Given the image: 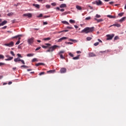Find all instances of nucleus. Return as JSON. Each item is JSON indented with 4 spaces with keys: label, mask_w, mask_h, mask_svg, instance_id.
<instances>
[{
    "label": "nucleus",
    "mask_w": 126,
    "mask_h": 126,
    "mask_svg": "<svg viewBox=\"0 0 126 126\" xmlns=\"http://www.w3.org/2000/svg\"><path fill=\"white\" fill-rule=\"evenodd\" d=\"M94 31V27H86L81 31V33L88 34V33H92Z\"/></svg>",
    "instance_id": "f257e3e1"
},
{
    "label": "nucleus",
    "mask_w": 126,
    "mask_h": 126,
    "mask_svg": "<svg viewBox=\"0 0 126 126\" xmlns=\"http://www.w3.org/2000/svg\"><path fill=\"white\" fill-rule=\"evenodd\" d=\"M57 48H60V46L58 45H53L49 47V49L46 51V53H51L52 52H54V51H55Z\"/></svg>",
    "instance_id": "f03ea898"
},
{
    "label": "nucleus",
    "mask_w": 126,
    "mask_h": 126,
    "mask_svg": "<svg viewBox=\"0 0 126 126\" xmlns=\"http://www.w3.org/2000/svg\"><path fill=\"white\" fill-rule=\"evenodd\" d=\"M28 43L29 45H32L34 43V37H32L28 39Z\"/></svg>",
    "instance_id": "7ed1b4c3"
},
{
    "label": "nucleus",
    "mask_w": 126,
    "mask_h": 126,
    "mask_svg": "<svg viewBox=\"0 0 126 126\" xmlns=\"http://www.w3.org/2000/svg\"><path fill=\"white\" fill-rule=\"evenodd\" d=\"M4 46H6V47H13L14 46V42L13 41H11L9 43H5L4 44Z\"/></svg>",
    "instance_id": "20e7f679"
},
{
    "label": "nucleus",
    "mask_w": 126,
    "mask_h": 126,
    "mask_svg": "<svg viewBox=\"0 0 126 126\" xmlns=\"http://www.w3.org/2000/svg\"><path fill=\"white\" fill-rule=\"evenodd\" d=\"M115 35L114 34H112V35L107 34L106 35L107 40H112L113 38H114V36Z\"/></svg>",
    "instance_id": "39448f33"
},
{
    "label": "nucleus",
    "mask_w": 126,
    "mask_h": 126,
    "mask_svg": "<svg viewBox=\"0 0 126 126\" xmlns=\"http://www.w3.org/2000/svg\"><path fill=\"white\" fill-rule=\"evenodd\" d=\"M6 58H8L7 59H5V61H11L12 60H13V57H10V56L8 55H5Z\"/></svg>",
    "instance_id": "423d86ee"
},
{
    "label": "nucleus",
    "mask_w": 126,
    "mask_h": 126,
    "mask_svg": "<svg viewBox=\"0 0 126 126\" xmlns=\"http://www.w3.org/2000/svg\"><path fill=\"white\" fill-rule=\"evenodd\" d=\"M23 16L28 17L29 18H30L32 17V14H31L30 13L24 14Z\"/></svg>",
    "instance_id": "0eeeda50"
},
{
    "label": "nucleus",
    "mask_w": 126,
    "mask_h": 126,
    "mask_svg": "<svg viewBox=\"0 0 126 126\" xmlns=\"http://www.w3.org/2000/svg\"><path fill=\"white\" fill-rule=\"evenodd\" d=\"M61 73H65L66 72V68H62L60 70Z\"/></svg>",
    "instance_id": "6e6552de"
},
{
    "label": "nucleus",
    "mask_w": 126,
    "mask_h": 126,
    "mask_svg": "<svg viewBox=\"0 0 126 126\" xmlns=\"http://www.w3.org/2000/svg\"><path fill=\"white\" fill-rule=\"evenodd\" d=\"M96 5H102V1L100 0H96Z\"/></svg>",
    "instance_id": "1a4fd4ad"
},
{
    "label": "nucleus",
    "mask_w": 126,
    "mask_h": 126,
    "mask_svg": "<svg viewBox=\"0 0 126 126\" xmlns=\"http://www.w3.org/2000/svg\"><path fill=\"white\" fill-rule=\"evenodd\" d=\"M89 57L90 58H92L93 57H96V55H95V54L93 53V52H90L89 54Z\"/></svg>",
    "instance_id": "9d476101"
},
{
    "label": "nucleus",
    "mask_w": 126,
    "mask_h": 126,
    "mask_svg": "<svg viewBox=\"0 0 126 126\" xmlns=\"http://www.w3.org/2000/svg\"><path fill=\"white\" fill-rule=\"evenodd\" d=\"M66 39H67V37H62V38H60L58 40V42H62L63 40H65Z\"/></svg>",
    "instance_id": "9b49d317"
},
{
    "label": "nucleus",
    "mask_w": 126,
    "mask_h": 126,
    "mask_svg": "<svg viewBox=\"0 0 126 126\" xmlns=\"http://www.w3.org/2000/svg\"><path fill=\"white\" fill-rule=\"evenodd\" d=\"M60 8H63V7H66V4L64 3H62L60 6Z\"/></svg>",
    "instance_id": "f8f14e48"
},
{
    "label": "nucleus",
    "mask_w": 126,
    "mask_h": 126,
    "mask_svg": "<svg viewBox=\"0 0 126 126\" xmlns=\"http://www.w3.org/2000/svg\"><path fill=\"white\" fill-rule=\"evenodd\" d=\"M112 26H116V27H121V25L120 24H115L110 26V27H112Z\"/></svg>",
    "instance_id": "ddd939ff"
},
{
    "label": "nucleus",
    "mask_w": 126,
    "mask_h": 126,
    "mask_svg": "<svg viewBox=\"0 0 126 126\" xmlns=\"http://www.w3.org/2000/svg\"><path fill=\"white\" fill-rule=\"evenodd\" d=\"M32 5L33 6H35V7H36V8H40V5L38 4L33 3Z\"/></svg>",
    "instance_id": "4468645a"
},
{
    "label": "nucleus",
    "mask_w": 126,
    "mask_h": 126,
    "mask_svg": "<svg viewBox=\"0 0 126 126\" xmlns=\"http://www.w3.org/2000/svg\"><path fill=\"white\" fill-rule=\"evenodd\" d=\"M76 8H77V9H78V10H82V8L81 7V6H80L79 5H76Z\"/></svg>",
    "instance_id": "2eb2a0df"
},
{
    "label": "nucleus",
    "mask_w": 126,
    "mask_h": 126,
    "mask_svg": "<svg viewBox=\"0 0 126 126\" xmlns=\"http://www.w3.org/2000/svg\"><path fill=\"white\" fill-rule=\"evenodd\" d=\"M19 37H22V34H19V35H16L15 36H13V37H12V39H15V38H18Z\"/></svg>",
    "instance_id": "dca6fc26"
},
{
    "label": "nucleus",
    "mask_w": 126,
    "mask_h": 126,
    "mask_svg": "<svg viewBox=\"0 0 126 126\" xmlns=\"http://www.w3.org/2000/svg\"><path fill=\"white\" fill-rule=\"evenodd\" d=\"M21 59L19 58L14 59V61L15 63H17L18 62H20Z\"/></svg>",
    "instance_id": "f3484780"
},
{
    "label": "nucleus",
    "mask_w": 126,
    "mask_h": 126,
    "mask_svg": "<svg viewBox=\"0 0 126 126\" xmlns=\"http://www.w3.org/2000/svg\"><path fill=\"white\" fill-rule=\"evenodd\" d=\"M36 66H39L40 65H45L44 63H37L35 64Z\"/></svg>",
    "instance_id": "a211bd4d"
},
{
    "label": "nucleus",
    "mask_w": 126,
    "mask_h": 126,
    "mask_svg": "<svg viewBox=\"0 0 126 126\" xmlns=\"http://www.w3.org/2000/svg\"><path fill=\"white\" fill-rule=\"evenodd\" d=\"M94 20H96L97 22H102L103 21V19H97V18H94Z\"/></svg>",
    "instance_id": "6ab92c4d"
},
{
    "label": "nucleus",
    "mask_w": 126,
    "mask_h": 126,
    "mask_svg": "<svg viewBox=\"0 0 126 126\" xmlns=\"http://www.w3.org/2000/svg\"><path fill=\"white\" fill-rule=\"evenodd\" d=\"M62 23H63V24H66L67 25H69V23L66 21H63L62 22Z\"/></svg>",
    "instance_id": "aec40b11"
},
{
    "label": "nucleus",
    "mask_w": 126,
    "mask_h": 126,
    "mask_svg": "<svg viewBox=\"0 0 126 126\" xmlns=\"http://www.w3.org/2000/svg\"><path fill=\"white\" fill-rule=\"evenodd\" d=\"M126 19V17H124L122 19H121L119 21L120 22H123V21H125Z\"/></svg>",
    "instance_id": "412c9836"
},
{
    "label": "nucleus",
    "mask_w": 126,
    "mask_h": 126,
    "mask_svg": "<svg viewBox=\"0 0 126 126\" xmlns=\"http://www.w3.org/2000/svg\"><path fill=\"white\" fill-rule=\"evenodd\" d=\"M107 17H109V18H116V16H112V15H108Z\"/></svg>",
    "instance_id": "4be33fe9"
},
{
    "label": "nucleus",
    "mask_w": 126,
    "mask_h": 126,
    "mask_svg": "<svg viewBox=\"0 0 126 126\" xmlns=\"http://www.w3.org/2000/svg\"><path fill=\"white\" fill-rule=\"evenodd\" d=\"M55 70H50L47 71V73H54L55 72Z\"/></svg>",
    "instance_id": "5701e85b"
},
{
    "label": "nucleus",
    "mask_w": 126,
    "mask_h": 126,
    "mask_svg": "<svg viewBox=\"0 0 126 126\" xmlns=\"http://www.w3.org/2000/svg\"><path fill=\"white\" fill-rule=\"evenodd\" d=\"M6 23H7V21H4L2 23H1V24L2 26H3V25H5V24H6Z\"/></svg>",
    "instance_id": "b1692460"
},
{
    "label": "nucleus",
    "mask_w": 126,
    "mask_h": 126,
    "mask_svg": "<svg viewBox=\"0 0 126 126\" xmlns=\"http://www.w3.org/2000/svg\"><path fill=\"white\" fill-rule=\"evenodd\" d=\"M79 57H80V55H78L77 56L73 58V60H79Z\"/></svg>",
    "instance_id": "393cba45"
},
{
    "label": "nucleus",
    "mask_w": 126,
    "mask_h": 126,
    "mask_svg": "<svg viewBox=\"0 0 126 126\" xmlns=\"http://www.w3.org/2000/svg\"><path fill=\"white\" fill-rule=\"evenodd\" d=\"M4 59V56L0 54V60H3Z\"/></svg>",
    "instance_id": "a878e982"
},
{
    "label": "nucleus",
    "mask_w": 126,
    "mask_h": 126,
    "mask_svg": "<svg viewBox=\"0 0 126 126\" xmlns=\"http://www.w3.org/2000/svg\"><path fill=\"white\" fill-rule=\"evenodd\" d=\"M27 57H33L34 56V54L33 53H31V54H27Z\"/></svg>",
    "instance_id": "bb28decb"
},
{
    "label": "nucleus",
    "mask_w": 126,
    "mask_h": 126,
    "mask_svg": "<svg viewBox=\"0 0 126 126\" xmlns=\"http://www.w3.org/2000/svg\"><path fill=\"white\" fill-rule=\"evenodd\" d=\"M32 63H35V62H38V59L37 58H34L32 60Z\"/></svg>",
    "instance_id": "cd10ccee"
},
{
    "label": "nucleus",
    "mask_w": 126,
    "mask_h": 126,
    "mask_svg": "<svg viewBox=\"0 0 126 126\" xmlns=\"http://www.w3.org/2000/svg\"><path fill=\"white\" fill-rule=\"evenodd\" d=\"M91 40H92V37H87V41H91Z\"/></svg>",
    "instance_id": "c85d7f7f"
},
{
    "label": "nucleus",
    "mask_w": 126,
    "mask_h": 126,
    "mask_svg": "<svg viewBox=\"0 0 126 126\" xmlns=\"http://www.w3.org/2000/svg\"><path fill=\"white\" fill-rule=\"evenodd\" d=\"M44 41H50L51 40L50 37H47L44 39Z\"/></svg>",
    "instance_id": "c756f323"
},
{
    "label": "nucleus",
    "mask_w": 126,
    "mask_h": 126,
    "mask_svg": "<svg viewBox=\"0 0 126 126\" xmlns=\"http://www.w3.org/2000/svg\"><path fill=\"white\" fill-rule=\"evenodd\" d=\"M69 22L70 23H75V21L74 20L72 19L69 20Z\"/></svg>",
    "instance_id": "7c9ffc66"
},
{
    "label": "nucleus",
    "mask_w": 126,
    "mask_h": 126,
    "mask_svg": "<svg viewBox=\"0 0 126 126\" xmlns=\"http://www.w3.org/2000/svg\"><path fill=\"white\" fill-rule=\"evenodd\" d=\"M12 15H13V13H12V12L9 13L7 14L8 16H12Z\"/></svg>",
    "instance_id": "2f4dec72"
},
{
    "label": "nucleus",
    "mask_w": 126,
    "mask_h": 126,
    "mask_svg": "<svg viewBox=\"0 0 126 126\" xmlns=\"http://www.w3.org/2000/svg\"><path fill=\"white\" fill-rule=\"evenodd\" d=\"M51 5H52L53 6H56L57 5V3L56 2H52L51 3Z\"/></svg>",
    "instance_id": "473e14b6"
},
{
    "label": "nucleus",
    "mask_w": 126,
    "mask_h": 126,
    "mask_svg": "<svg viewBox=\"0 0 126 126\" xmlns=\"http://www.w3.org/2000/svg\"><path fill=\"white\" fill-rule=\"evenodd\" d=\"M10 54L13 56V57H14L15 56V54H14V52L13 51H10Z\"/></svg>",
    "instance_id": "72a5a7b5"
},
{
    "label": "nucleus",
    "mask_w": 126,
    "mask_h": 126,
    "mask_svg": "<svg viewBox=\"0 0 126 126\" xmlns=\"http://www.w3.org/2000/svg\"><path fill=\"white\" fill-rule=\"evenodd\" d=\"M69 56H70L72 58H73V57H74V55H73V54H72L71 53H69L68 54Z\"/></svg>",
    "instance_id": "f704fd0d"
},
{
    "label": "nucleus",
    "mask_w": 126,
    "mask_h": 126,
    "mask_svg": "<svg viewBox=\"0 0 126 126\" xmlns=\"http://www.w3.org/2000/svg\"><path fill=\"white\" fill-rule=\"evenodd\" d=\"M64 53V51H61L59 53V55H62V54H63Z\"/></svg>",
    "instance_id": "c9c22d12"
},
{
    "label": "nucleus",
    "mask_w": 126,
    "mask_h": 126,
    "mask_svg": "<svg viewBox=\"0 0 126 126\" xmlns=\"http://www.w3.org/2000/svg\"><path fill=\"white\" fill-rule=\"evenodd\" d=\"M87 7H89L90 9H93V7L91 6H90V5H87Z\"/></svg>",
    "instance_id": "e433bc0d"
},
{
    "label": "nucleus",
    "mask_w": 126,
    "mask_h": 126,
    "mask_svg": "<svg viewBox=\"0 0 126 126\" xmlns=\"http://www.w3.org/2000/svg\"><path fill=\"white\" fill-rule=\"evenodd\" d=\"M21 67H24V68H28V66L25 65H23L21 66Z\"/></svg>",
    "instance_id": "4c0bfd02"
},
{
    "label": "nucleus",
    "mask_w": 126,
    "mask_h": 126,
    "mask_svg": "<svg viewBox=\"0 0 126 126\" xmlns=\"http://www.w3.org/2000/svg\"><path fill=\"white\" fill-rule=\"evenodd\" d=\"M46 8H51V5H46Z\"/></svg>",
    "instance_id": "58836bf2"
},
{
    "label": "nucleus",
    "mask_w": 126,
    "mask_h": 126,
    "mask_svg": "<svg viewBox=\"0 0 126 126\" xmlns=\"http://www.w3.org/2000/svg\"><path fill=\"white\" fill-rule=\"evenodd\" d=\"M20 62H21V63H23V64H25V62H24V60L21 59Z\"/></svg>",
    "instance_id": "ea45409f"
},
{
    "label": "nucleus",
    "mask_w": 126,
    "mask_h": 126,
    "mask_svg": "<svg viewBox=\"0 0 126 126\" xmlns=\"http://www.w3.org/2000/svg\"><path fill=\"white\" fill-rule=\"evenodd\" d=\"M43 74H45V72H41L39 74V75H43Z\"/></svg>",
    "instance_id": "a19ab883"
},
{
    "label": "nucleus",
    "mask_w": 126,
    "mask_h": 126,
    "mask_svg": "<svg viewBox=\"0 0 126 126\" xmlns=\"http://www.w3.org/2000/svg\"><path fill=\"white\" fill-rule=\"evenodd\" d=\"M95 17H96V18H100V17H101V15L96 14Z\"/></svg>",
    "instance_id": "79ce46f5"
},
{
    "label": "nucleus",
    "mask_w": 126,
    "mask_h": 126,
    "mask_svg": "<svg viewBox=\"0 0 126 126\" xmlns=\"http://www.w3.org/2000/svg\"><path fill=\"white\" fill-rule=\"evenodd\" d=\"M94 46H95L96 47V46H98V45H99V42H95V43H94Z\"/></svg>",
    "instance_id": "37998d69"
},
{
    "label": "nucleus",
    "mask_w": 126,
    "mask_h": 126,
    "mask_svg": "<svg viewBox=\"0 0 126 126\" xmlns=\"http://www.w3.org/2000/svg\"><path fill=\"white\" fill-rule=\"evenodd\" d=\"M118 15H119V16L122 17V16H123V15H124V13H120L118 14Z\"/></svg>",
    "instance_id": "c03bdc74"
},
{
    "label": "nucleus",
    "mask_w": 126,
    "mask_h": 126,
    "mask_svg": "<svg viewBox=\"0 0 126 126\" xmlns=\"http://www.w3.org/2000/svg\"><path fill=\"white\" fill-rule=\"evenodd\" d=\"M66 29H73V28H72L71 27H66Z\"/></svg>",
    "instance_id": "a18cd8bd"
},
{
    "label": "nucleus",
    "mask_w": 126,
    "mask_h": 126,
    "mask_svg": "<svg viewBox=\"0 0 126 126\" xmlns=\"http://www.w3.org/2000/svg\"><path fill=\"white\" fill-rule=\"evenodd\" d=\"M90 19H91V17H88L86 18V20H90Z\"/></svg>",
    "instance_id": "49530a36"
},
{
    "label": "nucleus",
    "mask_w": 126,
    "mask_h": 126,
    "mask_svg": "<svg viewBox=\"0 0 126 126\" xmlns=\"http://www.w3.org/2000/svg\"><path fill=\"white\" fill-rule=\"evenodd\" d=\"M42 47L43 48V49H47L48 48L47 46L42 45Z\"/></svg>",
    "instance_id": "de8ad7c7"
},
{
    "label": "nucleus",
    "mask_w": 126,
    "mask_h": 126,
    "mask_svg": "<svg viewBox=\"0 0 126 126\" xmlns=\"http://www.w3.org/2000/svg\"><path fill=\"white\" fill-rule=\"evenodd\" d=\"M61 59H64V57H63V56L62 55H60Z\"/></svg>",
    "instance_id": "09e8293b"
},
{
    "label": "nucleus",
    "mask_w": 126,
    "mask_h": 126,
    "mask_svg": "<svg viewBox=\"0 0 126 126\" xmlns=\"http://www.w3.org/2000/svg\"><path fill=\"white\" fill-rule=\"evenodd\" d=\"M4 64H5V63H0V66H1V65H4Z\"/></svg>",
    "instance_id": "8fccbe9b"
},
{
    "label": "nucleus",
    "mask_w": 126,
    "mask_h": 126,
    "mask_svg": "<svg viewBox=\"0 0 126 126\" xmlns=\"http://www.w3.org/2000/svg\"><path fill=\"white\" fill-rule=\"evenodd\" d=\"M17 56L19 58H22V56H21V55H20V54H17Z\"/></svg>",
    "instance_id": "3c124183"
},
{
    "label": "nucleus",
    "mask_w": 126,
    "mask_h": 126,
    "mask_svg": "<svg viewBox=\"0 0 126 126\" xmlns=\"http://www.w3.org/2000/svg\"><path fill=\"white\" fill-rule=\"evenodd\" d=\"M40 49H41V47H38L35 49V51H38Z\"/></svg>",
    "instance_id": "603ef678"
},
{
    "label": "nucleus",
    "mask_w": 126,
    "mask_h": 126,
    "mask_svg": "<svg viewBox=\"0 0 126 126\" xmlns=\"http://www.w3.org/2000/svg\"><path fill=\"white\" fill-rule=\"evenodd\" d=\"M20 43V41H18L16 43L15 45H19Z\"/></svg>",
    "instance_id": "864d4df0"
},
{
    "label": "nucleus",
    "mask_w": 126,
    "mask_h": 126,
    "mask_svg": "<svg viewBox=\"0 0 126 126\" xmlns=\"http://www.w3.org/2000/svg\"><path fill=\"white\" fill-rule=\"evenodd\" d=\"M47 24H48V22H43V25H47Z\"/></svg>",
    "instance_id": "5fc2aeb1"
},
{
    "label": "nucleus",
    "mask_w": 126,
    "mask_h": 126,
    "mask_svg": "<svg viewBox=\"0 0 126 126\" xmlns=\"http://www.w3.org/2000/svg\"><path fill=\"white\" fill-rule=\"evenodd\" d=\"M7 28V26H4L3 27H2V29H6Z\"/></svg>",
    "instance_id": "6e6d98bb"
},
{
    "label": "nucleus",
    "mask_w": 126,
    "mask_h": 126,
    "mask_svg": "<svg viewBox=\"0 0 126 126\" xmlns=\"http://www.w3.org/2000/svg\"><path fill=\"white\" fill-rule=\"evenodd\" d=\"M60 11H62V12H63V11H64V9H60Z\"/></svg>",
    "instance_id": "4d7b16f0"
},
{
    "label": "nucleus",
    "mask_w": 126,
    "mask_h": 126,
    "mask_svg": "<svg viewBox=\"0 0 126 126\" xmlns=\"http://www.w3.org/2000/svg\"><path fill=\"white\" fill-rule=\"evenodd\" d=\"M45 45H46V46H51V44L49 43H45Z\"/></svg>",
    "instance_id": "13d9d810"
},
{
    "label": "nucleus",
    "mask_w": 126,
    "mask_h": 126,
    "mask_svg": "<svg viewBox=\"0 0 126 126\" xmlns=\"http://www.w3.org/2000/svg\"><path fill=\"white\" fill-rule=\"evenodd\" d=\"M48 17H50V16H44V18H48Z\"/></svg>",
    "instance_id": "bf43d9fd"
},
{
    "label": "nucleus",
    "mask_w": 126,
    "mask_h": 126,
    "mask_svg": "<svg viewBox=\"0 0 126 126\" xmlns=\"http://www.w3.org/2000/svg\"><path fill=\"white\" fill-rule=\"evenodd\" d=\"M117 39H119V37L118 36H115L114 38V40H117Z\"/></svg>",
    "instance_id": "052dcab7"
},
{
    "label": "nucleus",
    "mask_w": 126,
    "mask_h": 126,
    "mask_svg": "<svg viewBox=\"0 0 126 126\" xmlns=\"http://www.w3.org/2000/svg\"><path fill=\"white\" fill-rule=\"evenodd\" d=\"M97 41H98V42H99L100 43H102V40H101V39H98Z\"/></svg>",
    "instance_id": "680f3d73"
},
{
    "label": "nucleus",
    "mask_w": 126,
    "mask_h": 126,
    "mask_svg": "<svg viewBox=\"0 0 126 126\" xmlns=\"http://www.w3.org/2000/svg\"><path fill=\"white\" fill-rule=\"evenodd\" d=\"M42 16H43V14H39V15L38 16V17H42Z\"/></svg>",
    "instance_id": "e2e57ef3"
},
{
    "label": "nucleus",
    "mask_w": 126,
    "mask_h": 126,
    "mask_svg": "<svg viewBox=\"0 0 126 126\" xmlns=\"http://www.w3.org/2000/svg\"><path fill=\"white\" fill-rule=\"evenodd\" d=\"M56 9H57V10H60V9H60V7H57L56 8Z\"/></svg>",
    "instance_id": "0e129e2a"
},
{
    "label": "nucleus",
    "mask_w": 126,
    "mask_h": 126,
    "mask_svg": "<svg viewBox=\"0 0 126 126\" xmlns=\"http://www.w3.org/2000/svg\"><path fill=\"white\" fill-rule=\"evenodd\" d=\"M8 84L9 85H10V84H12V82H9L8 83Z\"/></svg>",
    "instance_id": "69168bd1"
},
{
    "label": "nucleus",
    "mask_w": 126,
    "mask_h": 126,
    "mask_svg": "<svg viewBox=\"0 0 126 126\" xmlns=\"http://www.w3.org/2000/svg\"><path fill=\"white\" fill-rule=\"evenodd\" d=\"M74 27H75V28H76V29H77V28H78V26H77L76 25H74Z\"/></svg>",
    "instance_id": "338daca9"
},
{
    "label": "nucleus",
    "mask_w": 126,
    "mask_h": 126,
    "mask_svg": "<svg viewBox=\"0 0 126 126\" xmlns=\"http://www.w3.org/2000/svg\"><path fill=\"white\" fill-rule=\"evenodd\" d=\"M113 3H114L113 1H111L109 2V4H113Z\"/></svg>",
    "instance_id": "774afa93"
}]
</instances>
